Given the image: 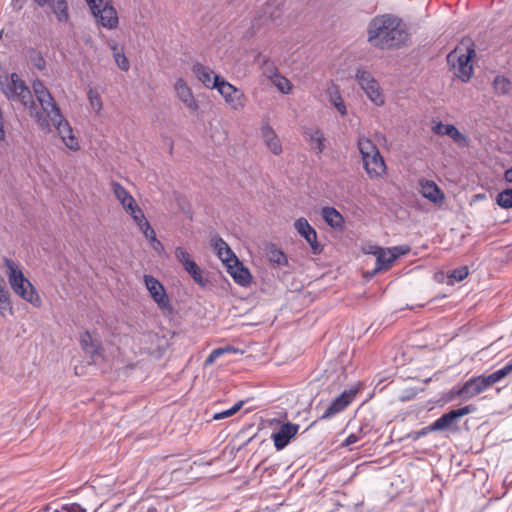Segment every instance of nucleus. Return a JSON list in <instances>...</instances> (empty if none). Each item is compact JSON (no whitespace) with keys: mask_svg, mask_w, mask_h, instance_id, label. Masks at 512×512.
Returning <instances> with one entry per match:
<instances>
[{"mask_svg":"<svg viewBox=\"0 0 512 512\" xmlns=\"http://www.w3.org/2000/svg\"><path fill=\"white\" fill-rule=\"evenodd\" d=\"M137 226L139 227L142 233L145 231V226L142 223L138 224Z\"/></svg>","mask_w":512,"mask_h":512,"instance_id":"56","label":"nucleus"},{"mask_svg":"<svg viewBox=\"0 0 512 512\" xmlns=\"http://www.w3.org/2000/svg\"><path fill=\"white\" fill-rule=\"evenodd\" d=\"M192 72L207 89H217L220 82L224 80L220 75L215 74L210 67L201 63H195L192 66Z\"/></svg>","mask_w":512,"mask_h":512,"instance_id":"15","label":"nucleus"},{"mask_svg":"<svg viewBox=\"0 0 512 512\" xmlns=\"http://www.w3.org/2000/svg\"><path fill=\"white\" fill-rule=\"evenodd\" d=\"M242 406H243V402L239 401V402L235 403L229 410H230L231 414L234 415L236 412H238L241 409Z\"/></svg>","mask_w":512,"mask_h":512,"instance_id":"52","label":"nucleus"},{"mask_svg":"<svg viewBox=\"0 0 512 512\" xmlns=\"http://www.w3.org/2000/svg\"><path fill=\"white\" fill-rule=\"evenodd\" d=\"M217 91L224 98L226 104L234 111L242 110L246 105V96L244 92L226 81L220 82Z\"/></svg>","mask_w":512,"mask_h":512,"instance_id":"10","label":"nucleus"},{"mask_svg":"<svg viewBox=\"0 0 512 512\" xmlns=\"http://www.w3.org/2000/svg\"><path fill=\"white\" fill-rule=\"evenodd\" d=\"M130 216L134 214H139L142 209L138 206L136 201L134 200L133 203L127 204L126 207L123 208Z\"/></svg>","mask_w":512,"mask_h":512,"instance_id":"44","label":"nucleus"},{"mask_svg":"<svg viewBox=\"0 0 512 512\" xmlns=\"http://www.w3.org/2000/svg\"><path fill=\"white\" fill-rule=\"evenodd\" d=\"M367 40L373 47L386 50L405 45L409 40V34L400 18L383 14L369 22Z\"/></svg>","mask_w":512,"mask_h":512,"instance_id":"2","label":"nucleus"},{"mask_svg":"<svg viewBox=\"0 0 512 512\" xmlns=\"http://www.w3.org/2000/svg\"><path fill=\"white\" fill-rule=\"evenodd\" d=\"M2 34H3V32H2V31H0V39L2 38Z\"/></svg>","mask_w":512,"mask_h":512,"instance_id":"58","label":"nucleus"},{"mask_svg":"<svg viewBox=\"0 0 512 512\" xmlns=\"http://www.w3.org/2000/svg\"><path fill=\"white\" fill-rule=\"evenodd\" d=\"M143 225L145 226V231L143 232L145 238H147L150 242L156 239V233L151 227L150 223L147 221Z\"/></svg>","mask_w":512,"mask_h":512,"instance_id":"41","label":"nucleus"},{"mask_svg":"<svg viewBox=\"0 0 512 512\" xmlns=\"http://www.w3.org/2000/svg\"><path fill=\"white\" fill-rule=\"evenodd\" d=\"M85 1L98 25L108 30H114L118 27V13L111 0Z\"/></svg>","mask_w":512,"mask_h":512,"instance_id":"7","label":"nucleus"},{"mask_svg":"<svg viewBox=\"0 0 512 512\" xmlns=\"http://www.w3.org/2000/svg\"><path fill=\"white\" fill-rule=\"evenodd\" d=\"M3 91L9 100L18 101L26 108L32 104L34 94L17 73L10 74Z\"/></svg>","mask_w":512,"mask_h":512,"instance_id":"9","label":"nucleus"},{"mask_svg":"<svg viewBox=\"0 0 512 512\" xmlns=\"http://www.w3.org/2000/svg\"><path fill=\"white\" fill-rule=\"evenodd\" d=\"M356 390L350 389L342 392L336 397L332 403L326 408L323 414L320 416V420H328L342 412L354 399Z\"/></svg>","mask_w":512,"mask_h":512,"instance_id":"14","label":"nucleus"},{"mask_svg":"<svg viewBox=\"0 0 512 512\" xmlns=\"http://www.w3.org/2000/svg\"><path fill=\"white\" fill-rule=\"evenodd\" d=\"M405 252L406 250H403L401 247L383 248L376 257L375 272L388 269Z\"/></svg>","mask_w":512,"mask_h":512,"instance_id":"19","label":"nucleus"},{"mask_svg":"<svg viewBox=\"0 0 512 512\" xmlns=\"http://www.w3.org/2000/svg\"><path fill=\"white\" fill-rule=\"evenodd\" d=\"M354 79L373 104L379 107L385 104L383 90L370 71L358 66L355 69Z\"/></svg>","mask_w":512,"mask_h":512,"instance_id":"8","label":"nucleus"},{"mask_svg":"<svg viewBox=\"0 0 512 512\" xmlns=\"http://www.w3.org/2000/svg\"><path fill=\"white\" fill-rule=\"evenodd\" d=\"M512 373V362L507 363L502 368L489 375H480L471 377L461 387H453L449 392V400L459 398L461 402H467L477 395L485 392L494 384L502 381Z\"/></svg>","mask_w":512,"mask_h":512,"instance_id":"3","label":"nucleus"},{"mask_svg":"<svg viewBox=\"0 0 512 512\" xmlns=\"http://www.w3.org/2000/svg\"><path fill=\"white\" fill-rule=\"evenodd\" d=\"M294 228L297 233L303 237L306 242L310 245L311 250L314 254H318L322 251L321 246L317 242L316 230L309 224L308 220L304 217L298 218L294 222Z\"/></svg>","mask_w":512,"mask_h":512,"instance_id":"16","label":"nucleus"},{"mask_svg":"<svg viewBox=\"0 0 512 512\" xmlns=\"http://www.w3.org/2000/svg\"><path fill=\"white\" fill-rule=\"evenodd\" d=\"M175 257L176 259L183 265V267L188 266V263H193L194 261L190 258V254L188 251L181 246L175 248Z\"/></svg>","mask_w":512,"mask_h":512,"instance_id":"37","label":"nucleus"},{"mask_svg":"<svg viewBox=\"0 0 512 512\" xmlns=\"http://www.w3.org/2000/svg\"><path fill=\"white\" fill-rule=\"evenodd\" d=\"M269 259L271 262L276 263L278 265H285L287 264V257L286 255L278 250V249H271L269 251Z\"/></svg>","mask_w":512,"mask_h":512,"instance_id":"38","label":"nucleus"},{"mask_svg":"<svg viewBox=\"0 0 512 512\" xmlns=\"http://www.w3.org/2000/svg\"><path fill=\"white\" fill-rule=\"evenodd\" d=\"M233 350L234 349L232 347L227 346V347H222V348H216V349L212 350L211 353H212V356L215 357V359L217 360L225 353L231 352Z\"/></svg>","mask_w":512,"mask_h":512,"instance_id":"45","label":"nucleus"},{"mask_svg":"<svg viewBox=\"0 0 512 512\" xmlns=\"http://www.w3.org/2000/svg\"><path fill=\"white\" fill-rule=\"evenodd\" d=\"M358 148L369 177L379 178L383 176L386 172V164L377 146L370 139L361 137L358 140Z\"/></svg>","mask_w":512,"mask_h":512,"instance_id":"5","label":"nucleus"},{"mask_svg":"<svg viewBox=\"0 0 512 512\" xmlns=\"http://www.w3.org/2000/svg\"><path fill=\"white\" fill-rule=\"evenodd\" d=\"M299 430L298 424L284 423L277 432L272 433L274 446L277 451L284 449L290 440L297 434Z\"/></svg>","mask_w":512,"mask_h":512,"instance_id":"18","label":"nucleus"},{"mask_svg":"<svg viewBox=\"0 0 512 512\" xmlns=\"http://www.w3.org/2000/svg\"><path fill=\"white\" fill-rule=\"evenodd\" d=\"M285 0H267L261 14L254 19L253 26H260L281 17Z\"/></svg>","mask_w":512,"mask_h":512,"instance_id":"13","label":"nucleus"},{"mask_svg":"<svg viewBox=\"0 0 512 512\" xmlns=\"http://www.w3.org/2000/svg\"><path fill=\"white\" fill-rule=\"evenodd\" d=\"M330 102L342 116L347 114L345 103L337 91H335L333 94H330Z\"/></svg>","mask_w":512,"mask_h":512,"instance_id":"36","label":"nucleus"},{"mask_svg":"<svg viewBox=\"0 0 512 512\" xmlns=\"http://www.w3.org/2000/svg\"><path fill=\"white\" fill-rule=\"evenodd\" d=\"M112 189H113L115 197L121 203L123 208L126 207L127 204L133 203V201L135 200L131 196V194L128 191H126V189L123 186H121L119 183L113 182Z\"/></svg>","mask_w":512,"mask_h":512,"instance_id":"32","label":"nucleus"},{"mask_svg":"<svg viewBox=\"0 0 512 512\" xmlns=\"http://www.w3.org/2000/svg\"><path fill=\"white\" fill-rule=\"evenodd\" d=\"M305 134L308 138L311 149L316 151L318 154L322 153L325 141L323 133L318 129H308Z\"/></svg>","mask_w":512,"mask_h":512,"instance_id":"29","label":"nucleus"},{"mask_svg":"<svg viewBox=\"0 0 512 512\" xmlns=\"http://www.w3.org/2000/svg\"><path fill=\"white\" fill-rule=\"evenodd\" d=\"M360 440V436L358 434L351 433L345 439V445L350 446L357 443Z\"/></svg>","mask_w":512,"mask_h":512,"instance_id":"48","label":"nucleus"},{"mask_svg":"<svg viewBox=\"0 0 512 512\" xmlns=\"http://www.w3.org/2000/svg\"><path fill=\"white\" fill-rule=\"evenodd\" d=\"M261 135L268 149L273 154L278 155L282 152V145L271 126L268 124L263 125L261 128Z\"/></svg>","mask_w":512,"mask_h":512,"instance_id":"26","label":"nucleus"},{"mask_svg":"<svg viewBox=\"0 0 512 512\" xmlns=\"http://www.w3.org/2000/svg\"><path fill=\"white\" fill-rule=\"evenodd\" d=\"M150 245L158 253H161L164 250L163 244L157 238L151 241Z\"/></svg>","mask_w":512,"mask_h":512,"instance_id":"49","label":"nucleus"},{"mask_svg":"<svg viewBox=\"0 0 512 512\" xmlns=\"http://www.w3.org/2000/svg\"><path fill=\"white\" fill-rule=\"evenodd\" d=\"M493 86L498 94H507L512 91V82L504 76H497L494 79Z\"/></svg>","mask_w":512,"mask_h":512,"instance_id":"34","label":"nucleus"},{"mask_svg":"<svg viewBox=\"0 0 512 512\" xmlns=\"http://www.w3.org/2000/svg\"><path fill=\"white\" fill-rule=\"evenodd\" d=\"M476 411V407L474 405H466L459 409H454L449 411L448 413L443 414L437 420L433 422V427L437 429V431L446 430L454 425V423L461 417L473 413Z\"/></svg>","mask_w":512,"mask_h":512,"instance_id":"12","label":"nucleus"},{"mask_svg":"<svg viewBox=\"0 0 512 512\" xmlns=\"http://www.w3.org/2000/svg\"><path fill=\"white\" fill-rule=\"evenodd\" d=\"M80 342L83 350L87 354H90L92 357L99 354L100 343L90 332L86 331L81 334Z\"/></svg>","mask_w":512,"mask_h":512,"instance_id":"28","label":"nucleus"},{"mask_svg":"<svg viewBox=\"0 0 512 512\" xmlns=\"http://www.w3.org/2000/svg\"><path fill=\"white\" fill-rule=\"evenodd\" d=\"M148 512H156V509L155 508H149Z\"/></svg>","mask_w":512,"mask_h":512,"instance_id":"57","label":"nucleus"},{"mask_svg":"<svg viewBox=\"0 0 512 512\" xmlns=\"http://www.w3.org/2000/svg\"><path fill=\"white\" fill-rule=\"evenodd\" d=\"M87 98L89 101L90 108L96 112L99 113L102 110L103 104L101 100V96L97 89L95 88H89L87 92Z\"/></svg>","mask_w":512,"mask_h":512,"instance_id":"33","label":"nucleus"},{"mask_svg":"<svg viewBox=\"0 0 512 512\" xmlns=\"http://www.w3.org/2000/svg\"><path fill=\"white\" fill-rule=\"evenodd\" d=\"M60 512H86V510L78 503H70L63 505Z\"/></svg>","mask_w":512,"mask_h":512,"instance_id":"40","label":"nucleus"},{"mask_svg":"<svg viewBox=\"0 0 512 512\" xmlns=\"http://www.w3.org/2000/svg\"><path fill=\"white\" fill-rule=\"evenodd\" d=\"M323 220L334 229H342L344 226V218L341 213L334 207H323L321 209Z\"/></svg>","mask_w":512,"mask_h":512,"instance_id":"27","label":"nucleus"},{"mask_svg":"<svg viewBox=\"0 0 512 512\" xmlns=\"http://www.w3.org/2000/svg\"><path fill=\"white\" fill-rule=\"evenodd\" d=\"M467 275H468L467 267H460V268L452 270L448 274V278L453 280V281H451V283H453L454 281L460 282V281L464 280L467 277Z\"/></svg>","mask_w":512,"mask_h":512,"instance_id":"39","label":"nucleus"},{"mask_svg":"<svg viewBox=\"0 0 512 512\" xmlns=\"http://www.w3.org/2000/svg\"><path fill=\"white\" fill-rule=\"evenodd\" d=\"M257 61L259 63H262L263 65H266L268 64V60L265 56H262V55H259L258 58H257Z\"/></svg>","mask_w":512,"mask_h":512,"instance_id":"55","label":"nucleus"},{"mask_svg":"<svg viewBox=\"0 0 512 512\" xmlns=\"http://www.w3.org/2000/svg\"><path fill=\"white\" fill-rule=\"evenodd\" d=\"M33 64L37 69L42 70L45 67V60L43 59V57L37 56L33 59Z\"/></svg>","mask_w":512,"mask_h":512,"instance_id":"50","label":"nucleus"},{"mask_svg":"<svg viewBox=\"0 0 512 512\" xmlns=\"http://www.w3.org/2000/svg\"><path fill=\"white\" fill-rule=\"evenodd\" d=\"M227 271L233 277L234 281L241 285L247 286L251 282V274L249 270L241 265L237 259V263L228 264Z\"/></svg>","mask_w":512,"mask_h":512,"instance_id":"25","label":"nucleus"},{"mask_svg":"<svg viewBox=\"0 0 512 512\" xmlns=\"http://www.w3.org/2000/svg\"><path fill=\"white\" fill-rule=\"evenodd\" d=\"M187 273L193 278V280L200 285L201 287H205L208 284V279L203 275L200 267L195 263H188V266L184 267Z\"/></svg>","mask_w":512,"mask_h":512,"instance_id":"30","label":"nucleus"},{"mask_svg":"<svg viewBox=\"0 0 512 512\" xmlns=\"http://www.w3.org/2000/svg\"><path fill=\"white\" fill-rule=\"evenodd\" d=\"M432 130L437 135L449 136L457 145L461 147L468 145L467 137L452 124H443L442 122H438L433 126Z\"/></svg>","mask_w":512,"mask_h":512,"instance_id":"20","label":"nucleus"},{"mask_svg":"<svg viewBox=\"0 0 512 512\" xmlns=\"http://www.w3.org/2000/svg\"><path fill=\"white\" fill-rule=\"evenodd\" d=\"M475 55V50L471 47L465 49L457 47L447 55V62L453 70L454 75L462 82L470 80L473 72L471 59Z\"/></svg>","mask_w":512,"mask_h":512,"instance_id":"6","label":"nucleus"},{"mask_svg":"<svg viewBox=\"0 0 512 512\" xmlns=\"http://www.w3.org/2000/svg\"><path fill=\"white\" fill-rule=\"evenodd\" d=\"M420 192L422 196L433 203H440L444 199V194L437 184L429 180L420 181Z\"/></svg>","mask_w":512,"mask_h":512,"instance_id":"23","label":"nucleus"},{"mask_svg":"<svg viewBox=\"0 0 512 512\" xmlns=\"http://www.w3.org/2000/svg\"><path fill=\"white\" fill-rule=\"evenodd\" d=\"M497 204L505 209L512 208V189H506L497 195Z\"/></svg>","mask_w":512,"mask_h":512,"instance_id":"35","label":"nucleus"},{"mask_svg":"<svg viewBox=\"0 0 512 512\" xmlns=\"http://www.w3.org/2000/svg\"><path fill=\"white\" fill-rule=\"evenodd\" d=\"M216 361L215 357L212 356V353L209 354V356L206 358L205 360V365L208 366V365H211L212 363H214Z\"/></svg>","mask_w":512,"mask_h":512,"instance_id":"54","label":"nucleus"},{"mask_svg":"<svg viewBox=\"0 0 512 512\" xmlns=\"http://www.w3.org/2000/svg\"><path fill=\"white\" fill-rule=\"evenodd\" d=\"M144 283L157 306L163 311H171L172 306L163 284L152 275H144Z\"/></svg>","mask_w":512,"mask_h":512,"instance_id":"11","label":"nucleus"},{"mask_svg":"<svg viewBox=\"0 0 512 512\" xmlns=\"http://www.w3.org/2000/svg\"><path fill=\"white\" fill-rule=\"evenodd\" d=\"M174 90L178 99L185 105L186 108L193 112L199 109V104L195 99L191 88L184 79L178 78L175 81Z\"/></svg>","mask_w":512,"mask_h":512,"instance_id":"17","label":"nucleus"},{"mask_svg":"<svg viewBox=\"0 0 512 512\" xmlns=\"http://www.w3.org/2000/svg\"><path fill=\"white\" fill-rule=\"evenodd\" d=\"M382 247L369 244L367 247L364 248L365 253L372 254L377 257V255L382 251Z\"/></svg>","mask_w":512,"mask_h":512,"instance_id":"46","label":"nucleus"},{"mask_svg":"<svg viewBox=\"0 0 512 512\" xmlns=\"http://www.w3.org/2000/svg\"><path fill=\"white\" fill-rule=\"evenodd\" d=\"M433 431H437V429L433 427V423H432L429 426H426V427L420 429L419 431L415 432L414 439H419L421 437H424Z\"/></svg>","mask_w":512,"mask_h":512,"instance_id":"43","label":"nucleus"},{"mask_svg":"<svg viewBox=\"0 0 512 512\" xmlns=\"http://www.w3.org/2000/svg\"><path fill=\"white\" fill-rule=\"evenodd\" d=\"M264 74L272 80V83L283 94H288L292 90V83L284 76L277 73V69L271 64L264 68Z\"/></svg>","mask_w":512,"mask_h":512,"instance_id":"22","label":"nucleus"},{"mask_svg":"<svg viewBox=\"0 0 512 512\" xmlns=\"http://www.w3.org/2000/svg\"><path fill=\"white\" fill-rule=\"evenodd\" d=\"M504 179H505L506 182H509V183L512 182V168L507 169L504 172Z\"/></svg>","mask_w":512,"mask_h":512,"instance_id":"53","label":"nucleus"},{"mask_svg":"<svg viewBox=\"0 0 512 512\" xmlns=\"http://www.w3.org/2000/svg\"><path fill=\"white\" fill-rule=\"evenodd\" d=\"M143 225L145 226V231L143 232L145 238H147L150 242L156 239V233L151 227L150 223L147 221Z\"/></svg>","mask_w":512,"mask_h":512,"instance_id":"42","label":"nucleus"},{"mask_svg":"<svg viewBox=\"0 0 512 512\" xmlns=\"http://www.w3.org/2000/svg\"><path fill=\"white\" fill-rule=\"evenodd\" d=\"M213 248L218 256V258L226 265L231 263H237V257L234 252L231 250L229 245L220 237H215L212 239Z\"/></svg>","mask_w":512,"mask_h":512,"instance_id":"21","label":"nucleus"},{"mask_svg":"<svg viewBox=\"0 0 512 512\" xmlns=\"http://www.w3.org/2000/svg\"><path fill=\"white\" fill-rule=\"evenodd\" d=\"M32 90L37 102L33 100L27 109L37 126L46 132L55 130L69 150L78 151L80 149L79 139L45 84L36 79L32 82Z\"/></svg>","mask_w":512,"mask_h":512,"instance_id":"1","label":"nucleus"},{"mask_svg":"<svg viewBox=\"0 0 512 512\" xmlns=\"http://www.w3.org/2000/svg\"><path fill=\"white\" fill-rule=\"evenodd\" d=\"M7 276L12 290L34 307L41 306V298L31 282L24 276L19 266L11 259H5Z\"/></svg>","mask_w":512,"mask_h":512,"instance_id":"4","label":"nucleus"},{"mask_svg":"<svg viewBox=\"0 0 512 512\" xmlns=\"http://www.w3.org/2000/svg\"><path fill=\"white\" fill-rule=\"evenodd\" d=\"M133 221L138 225L140 223L144 224L145 222H147L148 220L146 219L143 211H140L139 214H134L131 216Z\"/></svg>","mask_w":512,"mask_h":512,"instance_id":"47","label":"nucleus"},{"mask_svg":"<svg viewBox=\"0 0 512 512\" xmlns=\"http://www.w3.org/2000/svg\"><path fill=\"white\" fill-rule=\"evenodd\" d=\"M39 6H48L59 21L68 20V6L66 0H34Z\"/></svg>","mask_w":512,"mask_h":512,"instance_id":"24","label":"nucleus"},{"mask_svg":"<svg viewBox=\"0 0 512 512\" xmlns=\"http://www.w3.org/2000/svg\"><path fill=\"white\" fill-rule=\"evenodd\" d=\"M230 416H232V414H231L230 410L227 409V410H224L222 412L214 414L213 419L214 420H221V419H224V418H228Z\"/></svg>","mask_w":512,"mask_h":512,"instance_id":"51","label":"nucleus"},{"mask_svg":"<svg viewBox=\"0 0 512 512\" xmlns=\"http://www.w3.org/2000/svg\"><path fill=\"white\" fill-rule=\"evenodd\" d=\"M109 46L113 52V57H114L116 64L118 65V67L122 71H127L130 67V64H129L127 57L125 56V54L123 52V49L120 48L116 43H112Z\"/></svg>","mask_w":512,"mask_h":512,"instance_id":"31","label":"nucleus"}]
</instances>
